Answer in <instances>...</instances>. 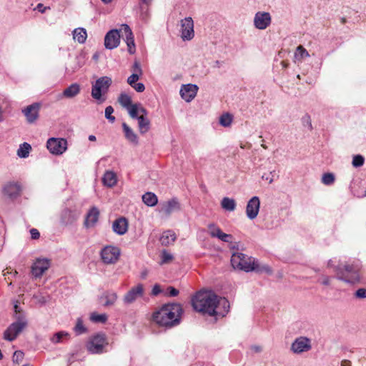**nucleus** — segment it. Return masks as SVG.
Returning a JSON list of instances; mask_svg holds the SVG:
<instances>
[{"mask_svg":"<svg viewBox=\"0 0 366 366\" xmlns=\"http://www.w3.org/2000/svg\"><path fill=\"white\" fill-rule=\"evenodd\" d=\"M50 267V260L46 258H38L31 266V273L36 277H41Z\"/></svg>","mask_w":366,"mask_h":366,"instance_id":"nucleus-11","label":"nucleus"},{"mask_svg":"<svg viewBox=\"0 0 366 366\" xmlns=\"http://www.w3.org/2000/svg\"><path fill=\"white\" fill-rule=\"evenodd\" d=\"M210 229L209 234L212 237H220L223 232L221 230L219 227H216L214 224H211L209 226Z\"/></svg>","mask_w":366,"mask_h":366,"instance_id":"nucleus-45","label":"nucleus"},{"mask_svg":"<svg viewBox=\"0 0 366 366\" xmlns=\"http://www.w3.org/2000/svg\"><path fill=\"white\" fill-rule=\"evenodd\" d=\"M119 103L124 108H129L132 104V98L126 93H121L118 97Z\"/></svg>","mask_w":366,"mask_h":366,"instance_id":"nucleus-36","label":"nucleus"},{"mask_svg":"<svg viewBox=\"0 0 366 366\" xmlns=\"http://www.w3.org/2000/svg\"><path fill=\"white\" fill-rule=\"evenodd\" d=\"M180 209L181 206L177 198L174 197L162 204L161 211L167 216H169L172 212L179 211Z\"/></svg>","mask_w":366,"mask_h":366,"instance_id":"nucleus-21","label":"nucleus"},{"mask_svg":"<svg viewBox=\"0 0 366 366\" xmlns=\"http://www.w3.org/2000/svg\"><path fill=\"white\" fill-rule=\"evenodd\" d=\"M39 107V103H34L22 110L29 123H34L37 119Z\"/></svg>","mask_w":366,"mask_h":366,"instance_id":"nucleus-20","label":"nucleus"},{"mask_svg":"<svg viewBox=\"0 0 366 366\" xmlns=\"http://www.w3.org/2000/svg\"><path fill=\"white\" fill-rule=\"evenodd\" d=\"M341 366H351V362L347 360H344L342 361Z\"/></svg>","mask_w":366,"mask_h":366,"instance_id":"nucleus-63","label":"nucleus"},{"mask_svg":"<svg viewBox=\"0 0 366 366\" xmlns=\"http://www.w3.org/2000/svg\"><path fill=\"white\" fill-rule=\"evenodd\" d=\"M139 104H133L129 108H127L129 116L134 119H138L140 116L139 115Z\"/></svg>","mask_w":366,"mask_h":366,"instance_id":"nucleus-41","label":"nucleus"},{"mask_svg":"<svg viewBox=\"0 0 366 366\" xmlns=\"http://www.w3.org/2000/svg\"><path fill=\"white\" fill-rule=\"evenodd\" d=\"M254 272H258V273H266L267 274H272V269L271 267L267 264H260L257 259L254 262Z\"/></svg>","mask_w":366,"mask_h":366,"instance_id":"nucleus-34","label":"nucleus"},{"mask_svg":"<svg viewBox=\"0 0 366 366\" xmlns=\"http://www.w3.org/2000/svg\"><path fill=\"white\" fill-rule=\"evenodd\" d=\"M107 345H108L107 336L101 332L91 337L86 342V347L92 354H102Z\"/></svg>","mask_w":366,"mask_h":366,"instance_id":"nucleus-7","label":"nucleus"},{"mask_svg":"<svg viewBox=\"0 0 366 366\" xmlns=\"http://www.w3.org/2000/svg\"><path fill=\"white\" fill-rule=\"evenodd\" d=\"M162 292V290L159 284H155L152 290L151 295L152 296H157Z\"/></svg>","mask_w":366,"mask_h":366,"instance_id":"nucleus-53","label":"nucleus"},{"mask_svg":"<svg viewBox=\"0 0 366 366\" xmlns=\"http://www.w3.org/2000/svg\"><path fill=\"white\" fill-rule=\"evenodd\" d=\"M24 311L19 307V302H16L14 305V314L24 312Z\"/></svg>","mask_w":366,"mask_h":366,"instance_id":"nucleus-59","label":"nucleus"},{"mask_svg":"<svg viewBox=\"0 0 366 366\" xmlns=\"http://www.w3.org/2000/svg\"><path fill=\"white\" fill-rule=\"evenodd\" d=\"M181 37L184 41H189L194 36V21L192 17L181 20Z\"/></svg>","mask_w":366,"mask_h":366,"instance_id":"nucleus-10","label":"nucleus"},{"mask_svg":"<svg viewBox=\"0 0 366 366\" xmlns=\"http://www.w3.org/2000/svg\"><path fill=\"white\" fill-rule=\"evenodd\" d=\"M50 9L49 6H44L43 4L39 3L34 8V10L39 11L41 14H44L46 10Z\"/></svg>","mask_w":366,"mask_h":366,"instance_id":"nucleus-56","label":"nucleus"},{"mask_svg":"<svg viewBox=\"0 0 366 366\" xmlns=\"http://www.w3.org/2000/svg\"><path fill=\"white\" fill-rule=\"evenodd\" d=\"M113 112H114V109L112 106H108L106 107L105 117L112 123L114 122V121H115V117L112 115Z\"/></svg>","mask_w":366,"mask_h":366,"instance_id":"nucleus-47","label":"nucleus"},{"mask_svg":"<svg viewBox=\"0 0 366 366\" xmlns=\"http://www.w3.org/2000/svg\"><path fill=\"white\" fill-rule=\"evenodd\" d=\"M13 317L15 320L14 322H16L17 324H22L25 327L28 326V320L25 312L14 314Z\"/></svg>","mask_w":366,"mask_h":366,"instance_id":"nucleus-37","label":"nucleus"},{"mask_svg":"<svg viewBox=\"0 0 366 366\" xmlns=\"http://www.w3.org/2000/svg\"><path fill=\"white\" fill-rule=\"evenodd\" d=\"M112 229H113V231L119 235L124 234L127 232V229H128L127 219L124 217L117 218L113 222Z\"/></svg>","mask_w":366,"mask_h":366,"instance_id":"nucleus-22","label":"nucleus"},{"mask_svg":"<svg viewBox=\"0 0 366 366\" xmlns=\"http://www.w3.org/2000/svg\"><path fill=\"white\" fill-rule=\"evenodd\" d=\"M80 92V86L78 84L74 83L69 86L63 92V96L66 98H73Z\"/></svg>","mask_w":366,"mask_h":366,"instance_id":"nucleus-29","label":"nucleus"},{"mask_svg":"<svg viewBox=\"0 0 366 366\" xmlns=\"http://www.w3.org/2000/svg\"><path fill=\"white\" fill-rule=\"evenodd\" d=\"M139 114H141L140 115H144V117H147L148 114L147 109L142 107L140 104L139 106Z\"/></svg>","mask_w":366,"mask_h":366,"instance_id":"nucleus-61","label":"nucleus"},{"mask_svg":"<svg viewBox=\"0 0 366 366\" xmlns=\"http://www.w3.org/2000/svg\"><path fill=\"white\" fill-rule=\"evenodd\" d=\"M365 163V158L360 154H357L353 157L352 164L354 167H360Z\"/></svg>","mask_w":366,"mask_h":366,"instance_id":"nucleus-44","label":"nucleus"},{"mask_svg":"<svg viewBox=\"0 0 366 366\" xmlns=\"http://www.w3.org/2000/svg\"><path fill=\"white\" fill-rule=\"evenodd\" d=\"M122 129L124 132V137L129 142L134 145H137L139 144V139L137 134L127 123H122Z\"/></svg>","mask_w":366,"mask_h":366,"instance_id":"nucleus-23","label":"nucleus"},{"mask_svg":"<svg viewBox=\"0 0 366 366\" xmlns=\"http://www.w3.org/2000/svg\"><path fill=\"white\" fill-rule=\"evenodd\" d=\"M305 56H309L308 51L302 46H298L295 53V58L302 59Z\"/></svg>","mask_w":366,"mask_h":366,"instance_id":"nucleus-43","label":"nucleus"},{"mask_svg":"<svg viewBox=\"0 0 366 366\" xmlns=\"http://www.w3.org/2000/svg\"><path fill=\"white\" fill-rule=\"evenodd\" d=\"M255 260L256 259L252 257L237 252L234 253L231 257V264L234 269L249 272L255 269L254 267Z\"/></svg>","mask_w":366,"mask_h":366,"instance_id":"nucleus-5","label":"nucleus"},{"mask_svg":"<svg viewBox=\"0 0 366 366\" xmlns=\"http://www.w3.org/2000/svg\"><path fill=\"white\" fill-rule=\"evenodd\" d=\"M22 324L12 322L4 332V338L9 342H12L18 335L25 329Z\"/></svg>","mask_w":366,"mask_h":366,"instance_id":"nucleus-14","label":"nucleus"},{"mask_svg":"<svg viewBox=\"0 0 366 366\" xmlns=\"http://www.w3.org/2000/svg\"><path fill=\"white\" fill-rule=\"evenodd\" d=\"M136 92H143L145 90V86L143 83H135L133 86H131Z\"/></svg>","mask_w":366,"mask_h":366,"instance_id":"nucleus-54","label":"nucleus"},{"mask_svg":"<svg viewBox=\"0 0 366 366\" xmlns=\"http://www.w3.org/2000/svg\"><path fill=\"white\" fill-rule=\"evenodd\" d=\"M193 309L202 314L214 316L217 314L216 309L219 305L218 296L207 291L197 292L191 300Z\"/></svg>","mask_w":366,"mask_h":366,"instance_id":"nucleus-3","label":"nucleus"},{"mask_svg":"<svg viewBox=\"0 0 366 366\" xmlns=\"http://www.w3.org/2000/svg\"><path fill=\"white\" fill-rule=\"evenodd\" d=\"M355 296L357 298H365L366 297V289L360 288L355 292Z\"/></svg>","mask_w":366,"mask_h":366,"instance_id":"nucleus-57","label":"nucleus"},{"mask_svg":"<svg viewBox=\"0 0 366 366\" xmlns=\"http://www.w3.org/2000/svg\"><path fill=\"white\" fill-rule=\"evenodd\" d=\"M70 335L69 332L65 331H60L56 332L53 335V336L50 338V340L54 344L61 343L64 337L68 338Z\"/></svg>","mask_w":366,"mask_h":366,"instance_id":"nucleus-35","label":"nucleus"},{"mask_svg":"<svg viewBox=\"0 0 366 366\" xmlns=\"http://www.w3.org/2000/svg\"><path fill=\"white\" fill-rule=\"evenodd\" d=\"M90 320L94 322L104 323L107 320V315L106 314H97L93 312L91 314Z\"/></svg>","mask_w":366,"mask_h":366,"instance_id":"nucleus-42","label":"nucleus"},{"mask_svg":"<svg viewBox=\"0 0 366 366\" xmlns=\"http://www.w3.org/2000/svg\"><path fill=\"white\" fill-rule=\"evenodd\" d=\"M138 128L140 134H144L150 129V121L144 115H140L138 119Z\"/></svg>","mask_w":366,"mask_h":366,"instance_id":"nucleus-28","label":"nucleus"},{"mask_svg":"<svg viewBox=\"0 0 366 366\" xmlns=\"http://www.w3.org/2000/svg\"><path fill=\"white\" fill-rule=\"evenodd\" d=\"M176 239V235L172 230H167L162 234L159 241L163 246H168L172 244Z\"/></svg>","mask_w":366,"mask_h":366,"instance_id":"nucleus-27","label":"nucleus"},{"mask_svg":"<svg viewBox=\"0 0 366 366\" xmlns=\"http://www.w3.org/2000/svg\"><path fill=\"white\" fill-rule=\"evenodd\" d=\"M250 350L255 353L261 352L262 350V347L259 345H252Z\"/></svg>","mask_w":366,"mask_h":366,"instance_id":"nucleus-60","label":"nucleus"},{"mask_svg":"<svg viewBox=\"0 0 366 366\" xmlns=\"http://www.w3.org/2000/svg\"><path fill=\"white\" fill-rule=\"evenodd\" d=\"M99 216V209L95 207L91 208L85 218L84 224L86 225V227H89L94 226L95 223L98 221Z\"/></svg>","mask_w":366,"mask_h":366,"instance_id":"nucleus-24","label":"nucleus"},{"mask_svg":"<svg viewBox=\"0 0 366 366\" xmlns=\"http://www.w3.org/2000/svg\"><path fill=\"white\" fill-rule=\"evenodd\" d=\"M335 174L331 172L325 173L322 177V182L327 186L332 185L335 182Z\"/></svg>","mask_w":366,"mask_h":366,"instance_id":"nucleus-40","label":"nucleus"},{"mask_svg":"<svg viewBox=\"0 0 366 366\" xmlns=\"http://www.w3.org/2000/svg\"><path fill=\"white\" fill-rule=\"evenodd\" d=\"M260 207V201L258 197H252L247 202L246 207L247 217L249 219H254L257 217Z\"/></svg>","mask_w":366,"mask_h":366,"instance_id":"nucleus-17","label":"nucleus"},{"mask_svg":"<svg viewBox=\"0 0 366 366\" xmlns=\"http://www.w3.org/2000/svg\"><path fill=\"white\" fill-rule=\"evenodd\" d=\"M142 201L148 207H154L157 204L158 198L154 193L148 192L142 195Z\"/></svg>","mask_w":366,"mask_h":366,"instance_id":"nucleus-30","label":"nucleus"},{"mask_svg":"<svg viewBox=\"0 0 366 366\" xmlns=\"http://www.w3.org/2000/svg\"><path fill=\"white\" fill-rule=\"evenodd\" d=\"M3 193L11 199H15L20 196L21 186L18 182H7L3 187Z\"/></svg>","mask_w":366,"mask_h":366,"instance_id":"nucleus-16","label":"nucleus"},{"mask_svg":"<svg viewBox=\"0 0 366 366\" xmlns=\"http://www.w3.org/2000/svg\"><path fill=\"white\" fill-rule=\"evenodd\" d=\"M142 75H140V74H138L137 73V74H132L128 78H127V82L128 84H129L130 86H133V84H135V83L137 82V81L139 79V78L142 76Z\"/></svg>","mask_w":366,"mask_h":366,"instance_id":"nucleus-48","label":"nucleus"},{"mask_svg":"<svg viewBox=\"0 0 366 366\" xmlns=\"http://www.w3.org/2000/svg\"><path fill=\"white\" fill-rule=\"evenodd\" d=\"M46 147L55 155L62 154L67 149V141L64 138L51 137L47 140Z\"/></svg>","mask_w":366,"mask_h":366,"instance_id":"nucleus-9","label":"nucleus"},{"mask_svg":"<svg viewBox=\"0 0 366 366\" xmlns=\"http://www.w3.org/2000/svg\"><path fill=\"white\" fill-rule=\"evenodd\" d=\"M232 122V116L229 113H225L221 115L219 117V124L224 127H227L231 125Z\"/></svg>","mask_w":366,"mask_h":366,"instance_id":"nucleus-39","label":"nucleus"},{"mask_svg":"<svg viewBox=\"0 0 366 366\" xmlns=\"http://www.w3.org/2000/svg\"><path fill=\"white\" fill-rule=\"evenodd\" d=\"M182 314L180 304L167 303L153 312L152 320L159 327L171 329L180 324Z\"/></svg>","mask_w":366,"mask_h":366,"instance_id":"nucleus-1","label":"nucleus"},{"mask_svg":"<svg viewBox=\"0 0 366 366\" xmlns=\"http://www.w3.org/2000/svg\"><path fill=\"white\" fill-rule=\"evenodd\" d=\"M322 284L324 285H330V278L327 276H325L323 277V280L322 282Z\"/></svg>","mask_w":366,"mask_h":366,"instance_id":"nucleus-62","label":"nucleus"},{"mask_svg":"<svg viewBox=\"0 0 366 366\" xmlns=\"http://www.w3.org/2000/svg\"><path fill=\"white\" fill-rule=\"evenodd\" d=\"M310 340L306 337L297 338L291 345V350L296 354L309 351L311 349Z\"/></svg>","mask_w":366,"mask_h":366,"instance_id":"nucleus-12","label":"nucleus"},{"mask_svg":"<svg viewBox=\"0 0 366 366\" xmlns=\"http://www.w3.org/2000/svg\"><path fill=\"white\" fill-rule=\"evenodd\" d=\"M179 294V290L172 286H169L167 289L166 295L169 297H176Z\"/></svg>","mask_w":366,"mask_h":366,"instance_id":"nucleus-52","label":"nucleus"},{"mask_svg":"<svg viewBox=\"0 0 366 366\" xmlns=\"http://www.w3.org/2000/svg\"><path fill=\"white\" fill-rule=\"evenodd\" d=\"M74 331L77 335L87 332V328L84 325L83 320L81 317L77 318L76 325L74 327Z\"/></svg>","mask_w":366,"mask_h":366,"instance_id":"nucleus-38","label":"nucleus"},{"mask_svg":"<svg viewBox=\"0 0 366 366\" xmlns=\"http://www.w3.org/2000/svg\"><path fill=\"white\" fill-rule=\"evenodd\" d=\"M117 299V295L115 292H106L100 297L101 303L104 306H111L114 304Z\"/></svg>","mask_w":366,"mask_h":366,"instance_id":"nucleus-26","label":"nucleus"},{"mask_svg":"<svg viewBox=\"0 0 366 366\" xmlns=\"http://www.w3.org/2000/svg\"><path fill=\"white\" fill-rule=\"evenodd\" d=\"M112 84V80L110 77L104 76L97 79L92 87V97L99 101L103 102L105 98L102 96L106 94Z\"/></svg>","mask_w":366,"mask_h":366,"instance_id":"nucleus-6","label":"nucleus"},{"mask_svg":"<svg viewBox=\"0 0 366 366\" xmlns=\"http://www.w3.org/2000/svg\"><path fill=\"white\" fill-rule=\"evenodd\" d=\"M31 150V145L27 142H24L19 145V148L17 150V155L20 158H26L29 157Z\"/></svg>","mask_w":366,"mask_h":366,"instance_id":"nucleus-33","label":"nucleus"},{"mask_svg":"<svg viewBox=\"0 0 366 366\" xmlns=\"http://www.w3.org/2000/svg\"><path fill=\"white\" fill-rule=\"evenodd\" d=\"M144 294V287L142 284H138L136 287L131 288L124 295V302L126 304L134 302L139 297Z\"/></svg>","mask_w":366,"mask_h":366,"instance_id":"nucleus-19","label":"nucleus"},{"mask_svg":"<svg viewBox=\"0 0 366 366\" xmlns=\"http://www.w3.org/2000/svg\"><path fill=\"white\" fill-rule=\"evenodd\" d=\"M174 257L173 255L168 252L167 250L164 249L162 252V254H161V264H167L169 263L170 261H172Z\"/></svg>","mask_w":366,"mask_h":366,"instance_id":"nucleus-46","label":"nucleus"},{"mask_svg":"<svg viewBox=\"0 0 366 366\" xmlns=\"http://www.w3.org/2000/svg\"><path fill=\"white\" fill-rule=\"evenodd\" d=\"M337 273V278L347 283L354 285L360 281L359 271L360 267L358 264L337 265L334 267Z\"/></svg>","mask_w":366,"mask_h":366,"instance_id":"nucleus-4","label":"nucleus"},{"mask_svg":"<svg viewBox=\"0 0 366 366\" xmlns=\"http://www.w3.org/2000/svg\"><path fill=\"white\" fill-rule=\"evenodd\" d=\"M80 216V212L76 209L66 208L62 210L60 214V222L67 226L74 223Z\"/></svg>","mask_w":366,"mask_h":366,"instance_id":"nucleus-13","label":"nucleus"},{"mask_svg":"<svg viewBox=\"0 0 366 366\" xmlns=\"http://www.w3.org/2000/svg\"><path fill=\"white\" fill-rule=\"evenodd\" d=\"M73 36L74 40H76L80 44H83L86 39V31L84 28L75 29L73 31Z\"/></svg>","mask_w":366,"mask_h":366,"instance_id":"nucleus-31","label":"nucleus"},{"mask_svg":"<svg viewBox=\"0 0 366 366\" xmlns=\"http://www.w3.org/2000/svg\"><path fill=\"white\" fill-rule=\"evenodd\" d=\"M302 122L304 127H307L310 129H312L310 117L308 114L302 117Z\"/></svg>","mask_w":366,"mask_h":366,"instance_id":"nucleus-51","label":"nucleus"},{"mask_svg":"<svg viewBox=\"0 0 366 366\" xmlns=\"http://www.w3.org/2000/svg\"><path fill=\"white\" fill-rule=\"evenodd\" d=\"M120 32H122V36L124 38L127 45L128 52L130 54H134L136 52L134 35L130 27L126 24H122L119 30L117 29H112L106 34L104 37L105 48L112 50L119 45L121 37Z\"/></svg>","mask_w":366,"mask_h":366,"instance_id":"nucleus-2","label":"nucleus"},{"mask_svg":"<svg viewBox=\"0 0 366 366\" xmlns=\"http://www.w3.org/2000/svg\"><path fill=\"white\" fill-rule=\"evenodd\" d=\"M24 354L20 350L15 351L13 355V362L19 364L22 361Z\"/></svg>","mask_w":366,"mask_h":366,"instance_id":"nucleus-49","label":"nucleus"},{"mask_svg":"<svg viewBox=\"0 0 366 366\" xmlns=\"http://www.w3.org/2000/svg\"><path fill=\"white\" fill-rule=\"evenodd\" d=\"M132 69L133 71V74L137 73L138 74H140V75L143 74V71H142L141 64L139 61H137V60L134 61Z\"/></svg>","mask_w":366,"mask_h":366,"instance_id":"nucleus-50","label":"nucleus"},{"mask_svg":"<svg viewBox=\"0 0 366 366\" xmlns=\"http://www.w3.org/2000/svg\"><path fill=\"white\" fill-rule=\"evenodd\" d=\"M117 182L116 174L112 171H106L102 177L103 184L108 187H114Z\"/></svg>","mask_w":366,"mask_h":366,"instance_id":"nucleus-25","label":"nucleus"},{"mask_svg":"<svg viewBox=\"0 0 366 366\" xmlns=\"http://www.w3.org/2000/svg\"><path fill=\"white\" fill-rule=\"evenodd\" d=\"M271 23V15L269 12L258 11L254 18V26L260 30L265 29Z\"/></svg>","mask_w":366,"mask_h":366,"instance_id":"nucleus-15","label":"nucleus"},{"mask_svg":"<svg viewBox=\"0 0 366 366\" xmlns=\"http://www.w3.org/2000/svg\"><path fill=\"white\" fill-rule=\"evenodd\" d=\"M31 237L32 239H37L40 237V233L38 229L32 228L30 229Z\"/></svg>","mask_w":366,"mask_h":366,"instance_id":"nucleus-58","label":"nucleus"},{"mask_svg":"<svg viewBox=\"0 0 366 366\" xmlns=\"http://www.w3.org/2000/svg\"><path fill=\"white\" fill-rule=\"evenodd\" d=\"M222 207L226 211H234L236 208V202L234 199L224 197L221 201Z\"/></svg>","mask_w":366,"mask_h":366,"instance_id":"nucleus-32","label":"nucleus"},{"mask_svg":"<svg viewBox=\"0 0 366 366\" xmlns=\"http://www.w3.org/2000/svg\"><path fill=\"white\" fill-rule=\"evenodd\" d=\"M121 254L120 249L115 246H106L101 252V258L104 263L110 264L117 262Z\"/></svg>","mask_w":366,"mask_h":366,"instance_id":"nucleus-8","label":"nucleus"},{"mask_svg":"<svg viewBox=\"0 0 366 366\" xmlns=\"http://www.w3.org/2000/svg\"><path fill=\"white\" fill-rule=\"evenodd\" d=\"M222 62L219 61V60H217L214 61V67H217V68H219L222 65Z\"/></svg>","mask_w":366,"mask_h":366,"instance_id":"nucleus-64","label":"nucleus"},{"mask_svg":"<svg viewBox=\"0 0 366 366\" xmlns=\"http://www.w3.org/2000/svg\"><path fill=\"white\" fill-rule=\"evenodd\" d=\"M218 239H219L220 240H222L224 242L230 243V242H232V236L231 234H228L223 232L222 234L221 237H219Z\"/></svg>","mask_w":366,"mask_h":366,"instance_id":"nucleus-55","label":"nucleus"},{"mask_svg":"<svg viewBox=\"0 0 366 366\" xmlns=\"http://www.w3.org/2000/svg\"><path fill=\"white\" fill-rule=\"evenodd\" d=\"M198 89L196 84H184L182 86L179 92L181 97L187 102H189L196 97Z\"/></svg>","mask_w":366,"mask_h":366,"instance_id":"nucleus-18","label":"nucleus"}]
</instances>
